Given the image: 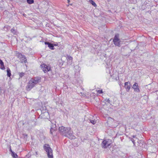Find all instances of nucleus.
I'll return each mask as SVG.
<instances>
[{"label":"nucleus","instance_id":"obj_1","mask_svg":"<svg viewBox=\"0 0 158 158\" xmlns=\"http://www.w3.org/2000/svg\"><path fill=\"white\" fill-rule=\"evenodd\" d=\"M59 130L61 135L70 139H73L75 137L73 134V131L70 127H65L63 126L59 127Z\"/></svg>","mask_w":158,"mask_h":158},{"label":"nucleus","instance_id":"obj_2","mask_svg":"<svg viewBox=\"0 0 158 158\" xmlns=\"http://www.w3.org/2000/svg\"><path fill=\"white\" fill-rule=\"evenodd\" d=\"M44 148L47 153L48 158H53V156L52 154V151L49 145L47 144H44Z\"/></svg>","mask_w":158,"mask_h":158},{"label":"nucleus","instance_id":"obj_3","mask_svg":"<svg viewBox=\"0 0 158 158\" xmlns=\"http://www.w3.org/2000/svg\"><path fill=\"white\" fill-rule=\"evenodd\" d=\"M119 36L118 34H116L113 40V42L115 45L120 47V41L119 39Z\"/></svg>","mask_w":158,"mask_h":158},{"label":"nucleus","instance_id":"obj_4","mask_svg":"<svg viewBox=\"0 0 158 158\" xmlns=\"http://www.w3.org/2000/svg\"><path fill=\"white\" fill-rule=\"evenodd\" d=\"M110 140H104L101 143V145L102 148H105L109 147L110 144Z\"/></svg>","mask_w":158,"mask_h":158},{"label":"nucleus","instance_id":"obj_5","mask_svg":"<svg viewBox=\"0 0 158 158\" xmlns=\"http://www.w3.org/2000/svg\"><path fill=\"white\" fill-rule=\"evenodd\" d=\"M40 66L41 67L42 70L45 73H47L48 71H49L51 69L50 67L49 66H48V65L44 64H41Z\"/></svg>","mask_w":158,"mask_h":158},{"label":"nucleus","instance_id":"obj_6","mask_svg":"<svg viewBox=\"0 0 158 158\" xmlns=\"http://www.w3.org/2000/svg\"><path fill=\"white\" fill-rule=\"evenodd\" d=\"M35 85L33 83V82L30 80L26 86V89L27 90L29 91Z\"/></svg>","mask_w":158,"mask_h":158},{"label":"nucleus","instance_id":"obj_7","mask_svg":"<svg viewBox=\"0 0 158 158\" xmlns=\"http://www.w3.org/2000/svg\"><path fill=\"white\" fill-rule=\"evenodd\" d=\"M41 78L40 77H36L31 79V80L33 82L35 85L41 81Z\"/></svg>","mask_w":158,"mask_h":158},{"label":"nucleus","instance_id":"obj_8","mask_svg":"<svg viewBox=\"0 0 158 158\" xmlns=\"http://www.w3.org/2000/svg\"><path fill=\"white\" fill-rule=\"evenodd\" d=\"M16 56L19 59H22V60L24 61L25 63L27 62V59L25 57L24 55H23L21 53H18L17 54Z\"/></svg>","mask_w":158,"mask_h":158},{"label":"nucleus","instance_id":"obj_9","mask_svg":"<svg viewBox=\"0 0 158 158\" xmlns=\"http://www.w3.org/2000/svg\"><path fill=\"white\" fill-rule=\"evenodd\" d=\"M132 88H133L134 89L135 91L138 93L140 92V90L139 88L138 84L137 83L135 82V84L133 85Z\"/></svg>","mask_w":158,"mask_h":158},{"label":"nucleus","instance_id":"obj_10","mask_svg":"<svg viewBox=\"0 0 158 158\" xmlns=\"http://www.w3.org/2000/svg\"><path fill=\"white\" fill-rule=\"evenodd\" d=\"M125 87L127 91L128 92L131 88L129 82H125L124 84Z\"/></svg>","mask_w":158,"mask_h":158},{"label":"nucleus","instance_id":"obj_11","mask_svg":"<svg viewBox=\"0 0 158 158\" xmlns=\"http://www.w3.org/2000/svg\"><path fill=\"white\" fill-rule=\"evenodd\" d=\"M0 64L1 65L0 68L2 70L4 69L5 67L4 65V63L2 61L1 59H0Z\"/></svg>","mask_w":158,"mask_h":158},{"label":"nucleus","instance_id":"obj_12","mask_svg":"<svg viewBox=\"0 0 158 158\" xmlns=\"http://www.w3.org/2000/svg\"><path fill=\"white\" fill-rule=\"evenodd\" d=\"M54 125L55 126L56 125L54 124L52 126V127L50 129V133L53 135H54V133L55 131V130L53 128Z\"/></svg>","mask_w":158,"mask_h":158},{"label":"nucleus","instance_id":"obj_13","mask_svg":"<svg viewBox=\"0 0 158 158\" xmlns=\"http://www.w3.org/2000/svg\"><path fill=\"white\" fill-rule=\"evenodd\" d=\"M7 75L8 77H10L11 75V71L9 68H8L7 70Z\"/></svg>","mask_w":158,"mask_h":158},{"label":"nucleus","instance_id":"obj_14","mask_svg":"<svg viewBox=\"0 0 158 158\" xmlns=\"http://www.w3.org/2000/svg\"><path fill=\"white\" fill-rule=\"evenodd\" d=\"M11 156L14 158H18V157L17 155L14 152H12V153H11Z\"/></svg>","mask_w":158,"mask_h":158},{"label":"nucleus","instance_id":"obj_15","mask_svg":"<svg viewBox=\"0 0 158 158\" xmlns=\"http://www.w3.org/2000/svg\"><path fill=\"white\" fill-rule=\"evenodd\" d=\"M48 47L52 50H54V44L51 43H50Z\"/></svg>","mask_w":158,"mask_h":158},{"label":"nucleus","instance_id":"obj_16","mask_svg":"<svg viewBox=\"0 0 158 158\" xmlns=\"http://www.w3.org/2000/svg\"><path fill=\"white\" fill-rule=\"evenodd\" d=\"M89 2L91 3L94 6L96 7L97 6V5L95 3V2L93 1L92 0H89Z\"/></svg>","mask_w":158,"mask_h":158},{"label":"nucleus","instance_id":"obj_17","mask_svg":"<svg viewBox=\"0 0 158 158\" xmlns=\"http://www.w3.org/2000/svg\"><path fill=\"white\" fill-rule=\"evenodd\" d=\"M19 75L20 77H23L24 76L25 73L23 72L19 73Z\"/></svg>","mask_w":158,"mask_h":158},{"label":"nucleus","instance_id":"obj_18","mask_svg":"<svg viewBox=\"0 0 158 158\" xmlns=\"http://www.w3.org/2000/svg\"><path fill=\"white\" fill-rule=\"evenodd\" d=\"M89 120L90 122L94 125L96 123V121L95 120H93L90 119Z\"/></svg>","mask_w":158,"mask_h":158},{"label":"nucleus","instance_id":"obj_19","mask_svg":"<svg viewBox=\"0 0 158 158\" xmlns=\"http://www.w3.org/2000/svg\"><path fill=\"white\" fill-rule=\"evenodd\" d=\"M33 0H27V2L29 4H31L34 3Z\"/></svg>","mask_w":158,"mask_h":158},{"label":"nucleus","instance_id":"obj_20","mask_svg":"<svg viewBox=\"0 0 158 158\" xmlns=\"http://www.w3.org/2000/svg\"><path fill=\"white\" fill-rule=\"evenodd\" d=\"M10 31L12 33H13L14 34H15L16 33V31L15 30L14 28H12Z\"/></svg>","mask_w":158,"mask_h":158},{"label":"nucleus","instance_id":"obj_21","mask_svg":"<svg viewBox=\"0 0 158 158\" xmlns=\"http://www.w3.org/2000/svg\"><path fill=\"white\" fill-rule=\"evenodd\" d=\"M67 58L69 60H72L73 59V57L69 55H67Z\"/></svg>","mask_w":158,"mask_h":158},{"label":"nucleus","instance_id":"obj_22","mask_svg":"<svg viewBox=\"0 0 158 158\" xmlns=\"http://www.w3.org/2000/svg\"><path fill=\"white\" fill-rule=\"evenodd\" d=\"M131 140L132 143H133L134 145H135V140L134 139L132 138H131Z\"/></svg>","mask_w":158,"mask_h":158},{"label":"nucleus","instance_id":"obj_23","mask_svg":"<svg viewBox=\"0 0 158 158\" xmlns=\"http://www.w3.org/2000/svg\"><path fill=\"white\" fill-rule=\"evenodd\" d=\"M98 92L99 94H102L103 93V92L102 90H99L98 91Z\"/></svg>","mask_w":158,"mask_h":158},{"label":"nucleus","instance_id":"obj_24","mask_svg":"<svg viewBox=\"0 0 158 158\" xmlns=\"http://www.w3.org/2000/svg\"><path fill=\"white\" fill-rule=\"evenodd\" d=\"M51 43L48 42H45V44L46 45H48V46H49V45H50Z\"/></svg>","mask_w":158,"mask_h":158},{"label":"nucleus","instance_id":"obj_25","mask_svg":"<svg viewBox=\"0 0 158 158\" xmlns=\"http://www.w3.org/2000/svg\"><path fill=\"white\" fill-rule=\"evenodd\" d=\"M105 101L108 102L109 103H110V100H109V99L106 98L105 100Z\"/></svg>","mask_w":158,"mask_h":158},{"label":"nucleus","instance_id":"obj_26","mask_svg":"<svg viewBox=\"0 0 158 158\" xmlns=\"http://www.w3.org/2000/svg\"><path fill=\"white\" fill-rule=\"evenodd\" d=\"M134 139L135 140V141H137L138 143H139V139L137 138H135Z\"/></svg>","mask_w":158,"mask_h":158},{"label":"nucleus","instance_id":"obj_27","mask_svg":"<svg viewBox=\"0 0 158 158\" xmlns=\"http://www.w3.org/2000/svg\"><path fill=\"white\" fill-rule=\"evenodd\" d=\"M10 152H11V153H12V152H14L12 151V150L11 149V146H10Z\"/></svg>","mask_w":158,"mask_h":158},{"label":"nucleus","instance_id":"obj_28","mask_svg":"<svg viewBox=\"0 0 158 158\" xmlns=\"http://www.w3.org/2000/svg\"><path fill=\"white\" fill-rule=\"evenodd\" d=\"M132 137L133 138H134L135 139V138H136V136H135V135H133V136H132Z\"/></svg>","mask_w":158,"mask_h":158},{"label":"nucleus","instance_id":"obj_29","mask_svg":"<svg viewBox=\"0 0 158 158\" xmlns=\"http://www.w3.org/2000/svg\"><path fill=\"white\" fill-rule=\"evenodd\" d=\"M54 44V46H57V45H56V44Z\"/></svg>","mask_w":158,"mask_h":158},{"label":"nucleus","instance_id":"obj_30","mask_svg":"<svg viewBox=\"0 0 158 158\" xmlns=\"http://www.w3.org/2000/svg\"><path fill=\"white\" fill-rule=\"evenodd\" d=\"M68 3H69V2H70L69 0H68Z\"/></svg>","mask_w":158,"mask_h":158},{"label":"nucleus","instance_id":"obj_31","mask_svg":"<svg viewBox=\"0 0 158 158\" xmlns=\"http://www.w3.org/2000/svg\"><path fill=\"white\" fill-rule=\"evenodd\" d=\"M25 135V136H26L27 137V134H26V135Z\"/></svg>","mask_w":158,"mask_h":158},{"label":"nucleus","instance_id":"obj_32","mask_svg":"<svg viewBox=\"0 0 158 158\" xmlns=\"http://www.w3.org/2000/svg\"><path fill=\"white\" fill-rule=\"evenodd\" d=\"M4 28H5V27H5V26H4Z\"/></svg>","mask_w":158,"mask_h":158}]
</instances>
